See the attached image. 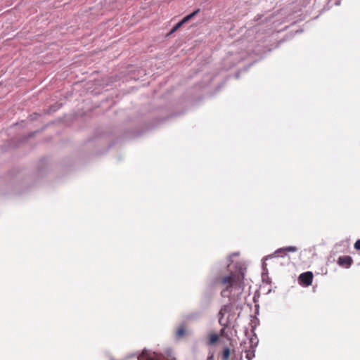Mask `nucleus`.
<instances>
[{"mask_svg": "<svg viewBox=\"0 0 360 360\" xmlns=\"http://www.w3.org/2000/svg\"><path fill=\"white\" fill-rule=\"evenodd\" d=\"M227 308H228V306L227 305H224L223 306L219 312V322H221V319L224 317V316L225 315V314L226 313L227 311Z\"/></svg>", "mask_w": 360, "mask_h": 360, "instance_id": "0eeeda50", "label": "nucleus"}, {"mask_svg": "<svg viewBox=\"0 0 360 360\" xmlns=\"http://www.w3.org/2000/svg\"><path fill=\"white\" fill-rule=\"evenodd\" d=\"M337 263L339 266L348 269L353 263V259L350 256H342L338 257Z\"/></svg>", "mask_w": 360, "mask_h": 360, "instance_id": "7ed1b4c3", "label": "nucleus"}, {"mask_svg": "<svg viewBox=\"0 0 360 360\" xmlns=\"http://www.w3.org/2000/svg\"><path fill=\"white\" fill-rule=\"evenodd\" d=\"M207 360H213V356H210L208 357Z\"/></svg>", "mask_w": 360, "mask_h": 360, "instance_id": "ddd939ff", "label": "nucleus"}, {"mask_svg": "<svg viewBox=\"0 0 360 360\" xmlns=\"http://www.w3.org/2000/svg\"><path fill=\"white\" fill-rule=\"evenodd\" d=\"M313 274L311 271H307L301 274L298 277L300 284L304 286H309L313 281Z\"/></svg>", "mask_w": 360, "mask_h": 360, "instance_id": "f03ea898", "label": "nucleus"}, {"mask_svg": "<svg viewBox=\"0 0 360 360\" xmlns=\"http://www.w3.org/2000/svg\"><path fill=\"white\" fill-rule=\"evenodd\" d=\"M297 250V248L295 247V246H289V247H286L283 249H280L278 250V252H281V251H287V252H296Z\"/></svg>", "mask_w": 360, "mask_h": 360, "instance_id": "1a4fd4ad", "label": "nucleus"}, {"mask_svg": "<svg viewBox=\"0 0 360 360\" xmlns=\"http://www.w3.org/2000/svg\"><path fill=\"white\" fill-rule=\"evenodd\" d=\"M244 273L241 270L221 271L210 283L211 287H223L220 295L231 302L239 299L244 290Z\"/></svg>", "mask_w": 360, "mask_h": 360, "instance_id": "f257e3e1", "label": "nucleus"}, {"mask_svg": "<svg viewBox=\"0 0 360 360\" xmlns=\"http://www.w3.org/2000/svg\"><path fill=\"white\" fill-rule=\"evenodd\" d=\"M230 349L226 347L222 352V360H228L230 356Z\"/></svg>", "mask_w": 360, "mask_h": 360, "instance_id": "6e6552de", "label": "nucleus"}, {"mask_svg": "<svg viewBox=\"0 0 360 360\" xmlns=\"http://www.w3.org/2000/svg\"><path fill=\"white\" fill-rule=\"evenodd\" d=\"M219 339V337L217 334H212L210 336V343L214 344Z\"/></svg>", "mask_w": 360, "mask_h": 360, "instance_id": "9d476101", "label": "nucleus"}, {"mask_svg": "<svg viewBox=\"0 0 360 360\" xmlns=\"http://www.w3.org/2000/svg\"><path fill=\"white\" fill-rule=\"evenodd\" d=\"M184 24L181 23V21L179 22L170 31L169 34H172L178 30Z\"/></svg>", "mask_w": 360, "mask_h": 360, "instance_id": "9b49d317", "label": "nucleus"}, {"mask_svg": "<svg viewBox=\"0 0 360 360\" xmlns=\"http://www.w3.org/2000/svg\"><path fill=\"white\" fill-rule=\"evenodd\" d=\"M249 344L250 345V349L245 351L246 353L245 357L248 360H252L255 357V349L252 348L250 342H249Z\"/></svg>", "mask_w": 360, "mask_h": 360, "instance_id": "20e7f679", "label": "nucleus"}, {"mask_svg": "<svg viewBox=\"0 0 360 360\" xmlns=\"http://www.w3.org/2000/svg\"><path fill=\"white\" fill-rule=\"evenodd\" d=\"M186 333L184 326H180L176 331V336L177 338H182Z\"/></svg>", "mask_w": 360, "mask_h": 360, "instance_id": "423d86ee", "label": "nucleus"}, {"mask_svg": "<svg viewBox=\"0 0 360 360\" xmlns=\"http://www.w3.org/2000/svg\"><path fill=\"white\" fill-rule=\"evenodd\" d=\"M200 12V9H197L195 10V11H193V13H191V14L185 16L181 21V23L184 24L186 22H187L188 21H189L191 19H192L193 17H195L198 13Z\"/></svg>", "mask_w": 360, "mask_h": 360, "instance_id": "39448f33", "label": "nucleus"}, {"mask_svg": "<svg viewBox=\"0 0 360 360\" xmlns=\"http://www.w3.org/2000/svg\"><path fill=\"white\" fill-rule=\"evenodd\" d=\"M354 246L356 250H360V240H357Z\"/></svg>", "mask_w": 360, "mask_h": 360, "instance_id": "f8f14e48", "label": "nucleus"}]
</instances>
